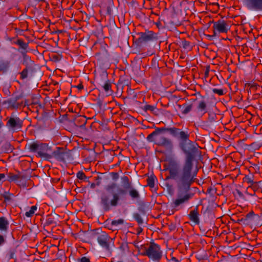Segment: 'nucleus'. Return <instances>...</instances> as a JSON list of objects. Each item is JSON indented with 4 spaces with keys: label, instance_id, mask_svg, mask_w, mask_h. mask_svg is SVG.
I'll return each mask as SVG.
<instances>
[{
    "label": "nucleus",
    "instance_id": "1",
    "mask_svg": "<svg viewBox=\"0 0 262 262\" xmlns=\"http://www.w3.org/2000/svg\"><path fill=\"white\" fill-rule=\"evenodd\" d=\"M167 132L172 137L180 140L179 146L186 156L181 167L179 169L176 163L171 164L167 170L169 176L167 178L174 181L177 187V198L171 204V213L181 209L182 205L187 203L194 194L190 191L191 185L195 182L198 172L197 167L194 166L193 162L196 157L201 154L197 144L189 140L190 133L176 127H156L155 131L149 134L146 139L149 142L172 150L173 145L172 141L164 136L159 135L162 132Z\"/></svg>",
    "mask_w": 262,
    "mask_h": 262
},
{
    "label": "nucleus",
    "instance_id": "2",
    "mask_svg": "<svg viewBox=\"0 0 262 262\" xmlns=\"http://www.w3.org/2000/svg\"><path fill=\"white\" fill-rule=\"evenodd\" d=\"M126 193L125 190L119 188L117 192L111 191L109 194L103 193L100 198V204L104 211H108L112 207H116L120 200V195Z\"/></svg>",
    "mask_w": 262,
    "mask_h": 262
},
{
    "label": "nucleus",
    "instance_id": "3",
    "mask_svg": "<svg viewBox=\"0 0 262 262\" xmlns=\"http://www.w3.org/2000/svg\"><path fill=\"white\" fill-rule=\"evenodd\" d=\"M84 234L89 238L88 240H84V242L90 244H92L95 241H97L101 246H110L114 244V239L111 238L105 232H85Z\"/></svg>",
    "mask_w": 262,
    "mask_h": 262
},
{
    "label": "nucleus",
    "instance_id": "4",
    "mask_svg": "<svg viewBox=\"0 0 262 262\" xmlns=\"http://www.w3.org/2000/svg\"><path fill=\"white\" fill-rule=\"evenodd\" d=\"M138 254L147 256L154 261L159 262L161 260L163 252L160 247H136Z\"/></svg>",
    "mask_w": 262,
    "mask_h": 262
},
{
    "label": "nucleus",
    "instance_id": "5",
    "mask_svg": "<svg viewBox=\"0 0 262 262\" xmlns=\"http://www.w3.org/2000/svg\"><path fill=\"white\" fill-rule=\"evenodd\" d=\"M28 149L32 152H37V157L46 159H51L50 151L51 148L47 143L39 142H33L28 145Z\"/></svg>",
    "mask_w": 262,
    "mask_h": 262
},
{
    "label": "nucleus",
    "instance_id": "6",
    "mask_svg": "<svg viewBox=\"0 0 262 262\" xmlns=\"http://www.w3.org/2000/svg\"><path fill=\"white\" fill-rule=\"evenodd\" d=\"M7 122L6 126L8 130L11 133L21 131L23 126V120L18 117L11 115L6 119Z\"/></svg>",
    "mask_w": 262,
    "mask_h": 262
},
{
    "label": "nucleus",
    "instance_id": "7",
    "mask_svg": "<svg viewBox=\"0 0 262 262\" xmlns=\"http://www.w3.org/2000/svg\"><path fill=\"white\" fill-rule=\"evenodd\" d=\"M138 35V42L140 44L148 43L158 39L157 34L152 31L146 30L144 32H139Z\"/></svg>",
    "mask_w": 262,
    "mask_h": 262
},
{
    "label": "nucleus",
    "instance_id": "8",
    "mask_svg": "<svg viewBox=\"0 0 262 262\" xmlns=\"http://www.w3.org/2000/svg\"><path fill=\"white\" fill-rule=\"evenodd\" d=\"M23 97L22 94L14 95L12 97L4 100L3 104L8 108L17 109L22 104V102H19V100Z\"/></svg>",
    "mask_w": 262,
    "mask_h": 262
},
{
    "label": "nucleus",
    "instance_id": "9",
    "mask_svg": "<svg viewBox=\"0 0 262 262\" xmlns=\"http://www.w3.org/2000/svg\"><path fill=\"white\" fill-rule=\"evenodd\" d=\"M214 35L216 33H227L229 30L228 25L224 20H219L214 22L213 26Z\"/></svg>",
    "mask_w": 262,
    "mask_h": 262
},
{
    "label": "nucleus",
    "instance_id": "10",
    "mask_svg": "<svg viewBox=\"0 0 262 262\" xmlns=\"http://www.w3.org/2000/svg\"><path fill=\"white\" fill-rule=\"evenodd\" d=\"M13 43L18 45L21 49L20 53L23 55L24 59L26 61L30 60L29 56L27 55V49L29 47L28 43L25 42L22 39H17L15 41H14Z\"/></svg>",
    "mask_w": 262,
    "mask_h": 262
},
{
    "label": "nucleus",
    "instance_id": "11",
    "mask_svg": "<svg viewBox=\"0 0 262 262\" xmlns=\"http://www.w3.org/2000/svg\"><path fill=\"white\" fill-rule=\"evenodd\" d=\"M246 5L249 10L262 11V0H246Z\"/></svg>",
    "mask_w": 262,
    "mask_h": 262
},
{
    "label": "nucleus",
    "instance_id": "12",
    "mask_svg": "<svg viewBox=\"0 0 262 262\" xmlns=\"http://www.w3.org/2000/svg\"><path fill=\"white\" fill-rule=\"evenodd\" d=\"M66 152L63 148L57 147L56 149L50 151L51 159L54 158L59 161H64L65 160Z\"/></svg>",
    "mask_w": 262,
    "mask_h": 262
},
{
    "label": "nucleus",
    "instance_id": "13",
    "mask_svg": "<svg viewBox=\"0 0 262 262\" xmlns=\"http://www.w3.org/2000/svg\"><path fill=\"white\" fill-rule=\"evenodd\" d=\"M199 215V213L198 207H196L193 210H191L188 214L189 220L196 225L200 223Z\"/></svg>",
    "mask_w": 262,
    "mask_h": 262
},
{
    "label": "nucleus",
    "instance_id": "14",
    "mask_svg": "<svg viewBox=\"0 0 262 262\" xmlns=\"http://www.w3.org/2000/svg\"><path fill=\"white\" fill-rule=\"evenodd\" d=\"M107 80V74L106 73H103L95 78L96 82L100 87Z\"/></svg>",
    "mask_w": 262,
    "mask_h": 262
},
{
    "label": "nucleus",
    "instance_id": "15",
    "mask_svg": "<svg viewBox=\"0 0 262 262\" xmlns=\"http://www.w3.org/2000/svg\"><path fill=\"white\" fill-rule=\"evenodd\" d=\"M9 222L6 217L4 216L0 217V230L2 232L6 233L9 228Z\"/></svg>",
    "mask_w": 262,
    "mask_h": 262
},
{
    "label": "nucleus",
    "instance_id": "16",
    "mask_svg": "<svg viewBox=\"0 0 262 262\" xmlns=\"http://www.w3.org/2000/svg\"><path fill=\"white\" fill-rule=\"evenodd\" d=\"M99 252L100 257L103 258L110 257L112 254V250L110 249V247H102Z\"/></svg>",
    "mask_w": 262,
    "mask_h": 262
},
{
    "label": "nucleus",
    "instance_id": "17",
    "mask_svg": "<svg viewBox=\"0 0 262 262\" xmlns=\"http://www.w3.org/2000/svg\"><path fill=\"white\" fill-rule=\"evenodd\" d=\"M7 180L10 182H16L19 178H21V173L18 172L17 173L9 172L7 173Z\"/></svg>",
    "mask_w": 262,
    "mask_h": 262
},
{
    "label": "nucleus",
    "instance_id": "18",
    "mask_svg": "<svg viewBox=\"0 0 262 262\" xmlns=\"http://www.w3.org/2000/svg\"><path fill=\"white\" fill-rule=\"evenodd\" d=\"M260 182H255L251 184V185H250L256 195L262 193V187L260 186Z\"/></svg>",
    "mask_w": 262,
    "mask_h": 262
},
{
    "label": "nucleus",
    "instance_id": "19",
    "mask_svg": "<svg viewBox=\"0 0 262 262\" xmlns=\"http://www.w3.org/2000/svg\"><path fill=\"white\" fill-rule=\"evenodd\" d=\"M121 181L123 184L124 190L126 191V190H128L132 187V182L129 180V178L127 176H123L121 177Z\"/></svg>",
    "mask_w": 262,
    "mask_h": 262
},
{
    "label": "nucleus",
    "instance_id": "20",
    "mask_svg": "<svg viewBox=\"0 0 262 262\" xmlns=\"http://www.w3.org/2000/svg\"><path fill=\"white\" fill-rule=\"evenodd\" d=\"M86 123V120L84 116H78L75 120V124L77 126L80 127H84Z\"/></svg>",
    "mask_w": 262,
    "mask_h": 262
},
{
    "label": "nucleus",
    "instance_id": "21",
    "mask_svg": "<svg viewBox=\"0 0 262 262\" xmlns=\"http://www.w3.org/2000/svg\"><path fill=\"white\" fill-rule=\"evenodd\" d=\"M197 110L198 112L202 113L203 114L207 112V104L205 100H201L199 102Z\"/></svg>",
    "mask_w": 262,
    "mask_h": 262
},
{
    "label": "nucleus",
    "instance_id": "22",
    "mask_svg": "<svg viewBox=\"0 0 262 262\" xmlns=\"http://www.w3.org/2000/svg\"><path fill=\"white\" fill-rule=\"evenodd\" d=\"M128 194L133 200H138L140 197L139 191L132 187L129 189Z\"/></svg>",
    "mask_w": 262,
    "mask_h": 262
},
{
    "label": "nucleus",
    "instance_id": "23",
    "mask_svg": "<svg viewBox=\"0 0 262 262\" xmlns=\"http://www.w3.org/2000/svg\"><path fill=\"white\" fill-rule=\"evenodd\" d=\"M16 250L15 248L10 249L5 253V258L8 260L15 258Z\"/></svg>",
    "mask_w": 262,
    "mask_h": 262
},
{
    "label": "nucleus",
    "instance_id": "24",
    "mask_svg": "<svg viewBox=\"0 0 262 262\" xmlns=\"http://www.w3.org/2000/svg\"><path fill=\"white\" fill-rule=\"evenodd\" d=\"M27 177L21 173V178H19L15 182L20 187H26L27 186Z\"/></svg>",
    "mask_w": 262,
    "mask_h": 262
},
{
    "label": "nucleus",
    "instance_id": "25",
    "mask_svg": "<svg viewBox=\"0 0 262 262\" xmlns=\"http://www.w3.org/2000/svg\"><path fill=\"white\" fill-rule=\"evenodd\" d=\"M1 196L4 199V202L7 203L12 201V198L14 196V194L10 193L9 191H5L3 193L1 194Z\"/></svg>",
    "mask_w": 262,
    "mask_h": 262
},
{
    "label": "nucleus",
    "instance_id": "26",
    "mask_svg": "<svg viewBox=\"0 0 262 262\" xmlns=\"http://www.w3.org/2000/svg\"><path fill=\"white\" fill-rule=\"evenodd\" d=\"M255 216L253 212H250L246 214L245 219H242L241 221H246L248 223H250L253 221V217Z\"/></svg>",
    "mask_w": 262,
    "mask_h": 262
},
{
    "label": "nucleus",
    "instance_id": "27",
    "mask_svg": "<svg viewBox=\"0 0 262 262\" xmlns=\"http://www.w3.org/2000/svg\"><path fill=\"white\" fill-rule=\"evenodd\" d=\"M9 67L8 61L0 60V71H6Z\"/></svg>",
    "mask_w": 262,
    "mask_h": 262
},
{
    "label": "nucleus",
    "instance_id": "28",
    "mask_svg": "<svg viewBox=\"0 0 262 262\" xmlns=\"http://www.w3.org/2000/svg\"><path fill=\"white\" fill-rule=\"evenodd\" d=\"M111 87L112 84L108 80L105 83H104V84H103L101 86V88H102L105 92L108 93L110 91V93H112V91L111 90Z\"/></svg>",
    "mask_w": 262,
    "mask_h": 262
},
{
    "label": "nucleus",
    "instance_id": "29",
    "mask_svg": "<svg viewBox=\"0 0 262 262\" xmlns=\"http://www.w3.org/2000/svg\"><path fill=\"white\" fill-rule=\"evenodd\" d=\"M37 207L36 206H32L29 211L26 212L25 215L28 217H32L34 215L35 212L37 210Z\"/></svg>",
    "mask_w": 262,
    "mask_h": 262
},
{
    "label": "nucleus",
    "instance_id": "30",
    "mask_svg": "<svg viewBox=\"0 0 262 262\" xmlns=\"http://www.w3.org/2000/svg\"><path fill=\"white\" fill-rule=\"evenodd\" d=\"M77 178L80 180H84L85 181H89V178L87 177L85 173L82 171H79L76 174Z\"/></svg>",
    "mask_w": 262,
    "mask_h": 262
},
{
    "label": "nucleus",
    "instance_id": "31",
    "mask_svg": "<svg viewBox=\"0 0 262 262\" xmlns=\"http://www.w3.org/2000/svg\"><path fill=\"white\" fill-rule=\"evenodd\" d=\"M156 177L154 176H151L147 179V185L151 188H154L155 186V180Z\"/></svg>",
    "mask_w": 262,
    "mask_h": 262
},
{
    "label": "nucleus",
    "instance_id": "32",
    "mask_svg": "<svg viewBox=\"0 0 262 262\" xmlns=\"http://www.w3.org/2000/svg\"><path fill=\"white\" fill-rule=\"evenodd\" d=\"M133 217L139 225L143 224V220L139 213H134L133 214Z\"/></svg>",
    "mask_w": 262,
    "mask_h": 262
},
{
    "label": "nucleus",
    "instance_id": "33",
    "mask_svg": "<svg viewBox=\"0 0 262 262\" xmlns=\"http://www.w3.org/2000/svg\"><path fill=\"white\" fill-rule=\"evenodd\" d=\"M124 223V220L122 219H118L117 220H113L111 222V226L112 227H117L120 225H122Z\"/></svg>",
    "mask_w": 262,
    "mask_h": 262
},
{
    "label": "nucleus",
    "instance_id": "34",
    "mask_svg": "<svg viewBox=\"0 0 262 262\" xmlns=\"http://www.w3.org/2000/svg\"><path fill=\"white\" fill-rule=\"evenodd\" d=\"M192 108V104H186L183 105V110L182 113L184 114H187L189 113Z\"/></svg>",
    "mask_w": 262,
    "mask_h": 262
},
{
    "label": "nucleus",
    "instance_id": "35",
    "mask_svg": "<svg viewBox=\"0 0 262 262\" xmlns=\"http://www.w3.org/2000/svg\"><path fill=\"white\" fill-rule=\"evenodd\" d=\"M243 181L244 183H247L249 185H251V184L255 182H253V177L252 176H246L243 178Z\"/></svg>",
    "mask_w": 262,
    "mask_h": 262
},
{
    "label": "nucleus",
    "instance_id": "36",
    "mask_svg": "<svg viewBox=\"0 0 262 262\" xmlns=\"http://www.w3.org/2000/svg\"><path fill=\"white\" fill-rule=\"evenodd\" d=\"M143 110L146 112L149 111L154 113L155 111L157 110V108H156V107L154 105L146 104V105H144Z\"/></svg>",
    "mask_w": 262,
    "mask_h": 262
},
{
    "label": "nucleus",
    "instance_id": "37",
    "mask_svg": "<svg viewBox=\"0 0 262 262\" xmlns=\"http://www.w3.org/2000/svg\"><path fill=\"white\" fill-rule=\"evenodd\" d=\"M20 79H24L28 77V69L27 67L25 68L20 73Z\"/></svg>",
    "mask_w": 262,
    "mask_h": 262
},
{
    "label": "nucleus",
    "instance_id": "38",
    "mask_svg": "<svg viewBox=\"0 0 262 262\" xmlns=\"http://www.w3.org/2000/svg\"><path fill=\"white\" fill-rule=\"evenodd\" d=\"M117 187V184L115 183H112L105 187V190L110 193L113 190Z\"/></svg>",
    "mask_w": 262,
    "mask_h": 262
},
{
    "label": "nucleus",
    "instance_id": "39",
    "mask_svg": "<svg viewBox=\"0 0 262 262\" xmlns=\"http://www.w3.org/2000/svg\"><path fill=\"white\" fill-rule=\"evenodd\" d=\"M246 193L251 196L256 195L250 185L247 187Z\"/></svg>",
    "mask_w": 262,
    "mask_h": 262
},
{
    "label": "nucleus",
    "instance_id": "40",
    "mask_svg": "<svg viewBox=\"0 0 262 262\" xmlns=\"http://www.w3.org/2000/svg\"><path fill=\"white\" fill-rule=\"evenodd\" d=\"M212 91L213 93L216 94L219 96H222L224 94L223 89H213Z\"/></svg>",
    "mask_w": 262,
    "mask_h": 262
},
{
    "label": "nucleus",
    "instance_id": "41",
    "mask_svg": "<svg viewBox=\"0 0 262 262\" xmlns=\"http://www.w3.org/2000/svg\"><path fill=\"white\" fill-rule=\"evenodd\" d=\"M110 174H111V176L113 180L116 181V180H118L119 178V175L118 173H117V172H112L110 173Z\"/></svg>",
    "mask_w": 262,
    "mask_h": 262
},
{
    "label": "nucleus",
    "instance_id": "42",
    "mask_svg": "<svg viewBox=\"0 0 262 262\" xmlns=\"http://www.w3.org/2000/svg\"><path fill=\"white\" fill-rule=\"evenodd\" d=\"M183 47L185 49H188L190 48V42L187 40H184L182 42Z\"/></svg>",
    "mask_w": 262,
    "mask_h": 262
},
{
    "label": "nucleus",
    "instance_id": "43",
    "mask_svg": "<svg viewBox=\"0 0 262 262\" xmlns=\"http://www.w3.org/2000/svg\"><path fill=\"white\" fill-rule=\"evenodd\" d=\"M78 262H90V259L87 257L83 256L78 259Z\"/></svg>",
    "mask_w": 262,
    "mask_h": 262
},
{
    "label": "nucleus",
    "instance_id": "44",
    "mask_svg": "<svg viewBox=\"0 0 262 262\" xmlns=\"http://www.w3.org/2000/svg\"><path fill=\"white\" fill-rule=\"evenodd\" d=\"M6 240V236L4 235H0V245L5 243Z\"/></svg>",
    "mask_w": 262,
    "mask_h": 262
},
{
    "label": "nucleus",
    "instance_id": "45",
    "mask_svg": "<svg viewBox=\"0 0 262 262\" xmlns=\"http://www.w3.org/2000/svg\"><path fill=\"white\" fill-rule=\"evenodd\" d=\"M168 228L170 231H173L176 229V226L175 224L171 223L168 225Z\"/></svg>",
    "mask_w": 262,
    "mask_h": 262
},
{
    "label": "nucleus",
    "instance_id": "46",
    "mask_svg": "<svg viewBox=\"0 0 262 262\" xmlns=\"http://www.w3.org/2000/svg\"><path fill=\"white\" fill-rule=\"evenodd\" d=\"M52 59L55 61H58L60 60L59 57L57 55H52Z\"/></svg>",
    "mask_w": 262,
    "mask_h": 262
},
{
    "label": "nucleus",
    "instance_id": "47",
    "mask_svg": "<svg viewBox=\"0 0 262 262\" xmlns=\"http://www.w3.org/2000/svg\"><path fill=\"white\" fill-rule=\"evenodd\" d=\"M100 185V182H97V183H92L91 184V188L94 189L96 187V186H99Z\"/></svg>",
    "mask_w": 262,
    "mask_h": 262
},
{
    "label": "nucleus",
    "instance_id": "48",
    "mask_svg": "<svg viewBox=\"0 0 262 262\" xmlns=\"http://www.w3.org/2000/svg\"><path fill=\"white\" fill-rule=\"evenodd\" d=\"M76 87L79 90H81L82 89H83V85H82V83L79 84L76 86Z\"/></svg>",
    "mask_w": 262,
    "mask_h": 262
},
{
    "label": "nucleus",
    "instance_id": "49",
    "mask_svg": "<svg viewBox=\"0 0 262 262\" xmlns=\"http://www.w3.org/2000/svg\"><path fill=\"white\" fill-rule=\"evenodd\" d=\"M4 126V123L2 121V117L0 116V129Z\"/></svg>",
    "mask_w": 262,
    "mask_h": 262
},
{
    "label": "nucleus",
    "instance_id": "50",
    "mask_svg": "<svg viewBox=\"0 0 262 262\" xmlns=\"http://www.w3.org/2000/svg\"><path fill=\"white\" fill-rule=\"evenodd\" d=\"M5 178V174L4 173H0V181H2Z\"/></svg>",
    "mask_w": 262,
    "mask_h": 262
},
{
    "label": "nucleus",
    "instance_id": "51",
    "mask_svg": "<svg viewBox=\"0 0 262 262\" xmlns=\"http://www.w3.org/2000/svg\"><path fill=\"white\" fill-rule=\"evenodd\" d=\"M171 260L174 262H180V261L174 257H172Z\"/></svg>",
    "mask_w": 262,
    "mask_h": 262
},
{
    "label": "nucleus",
    "instance_id": "52",
    "mask_svg": "<svg viewBox=\"0 0 262 262\" xmlns=\"http://www.w3.org/2000/svg\"><path fill=\"white\" fill-rule=\"evenodd\" d=\"M58 250L59 254L60 255H62L63 254H64V251H62V250H60L59 249V248H58Z\"/></svg>",
    "mask_w": 262,
    "mask_h": 262
},
{
    "label": "nucleus",
    "instance_id": "53",
    "mask_svg": "<svg viewBox=\"0 0 262 262\" xmlns=\"http://www.w3.org/2000/svg\"><path fill=\"white\" fill-rule=\"evenodd\" d=\"M47 223L48 224H51L52 223V221L48 219L47 221Z\"/></svg>",
    "mask_w": 262,
    "mask_h": 262
},
{
    "label": "nucleus",
    "instance_id": "54",
    "mask_svg": "<svg viewBox=\"0 0 262 262\" xmlns=\"http://www.w3.org/2000/svg\"><path fill=\"white\" fill-rule=\"evenodd\" d=\"M237 193L239 194V196H242L243 195L242 193L240 191L237 190Z\"/></svg>",
    "mask_w": 262,
    "mask_h": 262
},
{
    "label": "nucleus",
    "instance_id": "55",
    "mask_svg": "<svg viewBox=\"0 0 262 262\" xmlns=\"http://www.w3.org/2000/svg\"><path fill=\"white\" fill-rule=\"evenodd\" d=\"M151 246H158L157 244H153L152 245H151Z\"/></svg>",
    "mask_w": 262,
    "mask_h": 262
},
{
    "label": "nucleus",
    "instance_id": "56",
    "mask_svg": "<svg viewBox=\"0 0 262 262\" xmlns=\"http://www.w3.org/2000/svg\"><path fill=\"white\" fill-rule=\"evenodd\" d=\"M261 252V253H260V255H261V256H262V249H261V252Z\"/></svg>",
    "mask_w": 262,
    "mask_h": 262
},
{
    "label": "nucleus",
    "instance_id": "57",
    "mask_svg": "<svg viewBox=\"0 0 262 262\" xmlns=\"http://www.w3.org/2000/svg\"><path fill=\"white\" fill-rule=\"evenodd\" d=\"M51 246H56V245L55 244H52Z\"/></svg>",
    "mask_w": 262,
    "mask_h": 262
},
{
    "label": "nucleus",
    "instance_id": "58",
    "mask_svg": "<svg viewBox=\"0 0 262 262\" xmlns=\"http://www.w3.org/2000/svg\"><path fill=\"white\" fill-rule=\"evenodd\" d=\"M208 74V72H205V74Z\"/></svg>",
    "mask_w": 262,
    "mask_h": 262
}]
</instances>
